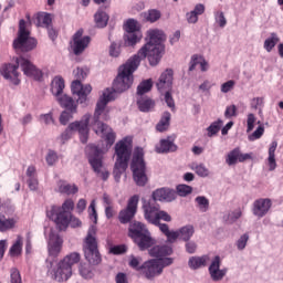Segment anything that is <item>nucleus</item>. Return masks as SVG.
Returning a JSON list of instances; mask_svg holds the SVG:
<instances>
[{
	"label": "nucleus",
	"instance_id": "obj_41",
	"mask_svg": "<svg viewBox=\"0 0 283 283\" xmlns=\"http://www.w3.org/2000/svg\"><path fill=\"white\" fill-rule=\"evenodd\" d=\"M195 202L199 211H201V213H207V211H209V199H207V197L198 196L195 199Z\"/></svg>",
	"mask_w": 283,
	"mask_h": 283
},
{
	"label": "nucleus",
	"instance_id": "obj_50",
	"mask_svg": "<svg viewBox=\"0 0 283 283\" xmlns=\"http://www.w3.org/2000/svg\"><path fill=\"white\" fill-rule=\"evenodd\" d=\"M249 242V233L242 234L235 242L238 251H244Z\"/></svg>",
	"mask_w": 283,
	"mask_h": 283
},
{
	"label": "nucleus",
	"instance_id": "obj_62",
	"mask_svg": "<svg viewBox=\"0 0 283 283\" xmlns=\"http://www.w3.org/2000/svg\"><path fill=\"white\" fill-rule=\"evenodd\" d=\"M160 220H164V222H171V216L165 210H159L157 216V224H160Z\"/></svg>",
	"mask_w": 283,
	"mask_h": 283
},
{
	"label": "nucleus",
	"instance_id": "obj_9",
	"mask_svg": "<svg viewBox=\"0 0 283 283\" xmlns=\"http://www.w3.org/2000/svg\"><path fill=\"white\" fill-rule=\"evenodd\" d=\"M81 262V254L72 252L57 263L56 269L52 271L54 280L57 282H67L72 277V266Z\"/></svg>",
	"mask_w": 283,
	"mask_h": 283
},
{
	"label": "nucleus",
	"instance_id": "obj_61",
	"mask_svg": "<svg viewBox=\"0 0 283 283\" xmlns=\"http://www.w3.org/2000/svg\"><path fill=\"white\" fill-rule=\"evenodd\" d=\"M224 116L226 118H233V116H238V107H235V105L227 106Z\"/></svg>",
	"mask_w": 283,
	"mask_h": 283
},
{
	"label": "nucleus",
	"instance_id": "obj_36",
	"mask_svg": "<svg viewBox=\"0 0 283 283\" xmlns=\"http://www.w3.org/2000/svg\"><path fill=\"white\" fill-rule=\"evenodd\" d=\"M280 43V36L277 33L272 32L270 36L265 39L263 43V48L268 52H273V48H275Z\"/></svg>",
	"mask_w": 283,
	"mask_h": 283
},
{
	"label": "nucleus",
	"instance_id": "obj_49",
	"mask_svg": "<svg viewBox=\"0 0 283 283\" xmlns=\"http://www.w3.org/2000/svg\"><path fill=\"white\" fill-rule=\"evenodd\" d=\"M142 262L143 259L140 256L130 255L128 264L132 269H135V271H143V266H140Z\"/></svg>",
	"mask_w": 283,
	"mask_h": 283
},
{
	"label": "nucleus",
	"instance_id": "obj_33",
	"mask_svg": "<svg viewBox=\"0 0 283 283\" xmlns=\"http://www.w3.org/2000/svg\"><path fill=\"white\" fill-rule=\"evenodd\" d=\"M143 39L142 32H128L124 35V43L128 48H133V45H136V43H140V40Z\"/></svg>",
	"mask_w": 283,
	"mask_h": 283
},
{
	"label": "nucleus",
	"instance_id": "obj_30",
	"mask_svg": "<svg viewBox=\"0 0 283 283\" xmlns=\"http://www.w3.org/2000/svg\"><path fill=\"white\" fill-rule=\"evenodd\" d=\"M207 262H209L208 255L191 256L188 261V266L189 269H192V271H196L202 269V266H207Z\"/></svg>",
	"mask_w": 283,
	"mask_h": 283
},
{
	"label": "nucleus",
	"instance_id": "obj_31",
	"mask_svg": "<svg viewBox=\"0 0 283 283\" xmlns=\"http://www.w3.org/2000/svg\"><path fill=\"white\" fill-rule=\"evenodd\" d=\"M137 105L140 112H151L155 103L145 95H137Z\"/></svg>",
	"mask_w": 283,
	"mask_h": 283
},
{
	"label": "nucleus",
	"instance_id": "obj_1",
	"mask_svg": "<svg viewBox=\"0 0 283 283\" xmlns=\"http://www.w3.org/2000/svg\"><path fill=\"white\" fill-rule=\"evenodd\" d=\"M140 57L138 55L130 56L126 63L119 66L118 74L113 83V88H106L99 96L95 112L93 115L92 127L93 132L97 136H101L105 140L104 146H88V163L98 178L102 180H107L109 178V171L103 165V154H107L112 148V145L116 143V133L103 120H109V108H107V103L116 98V94H123L127 92L134 85V72L138 70L140 65Z\"/></svg>",
	"mask_w": 283,
	"mask_h": 283
},
{
	"label": "nucleus",
	"instance_id": "obj_57",
	"mask_svg": "<svg viewBox=\"0 0 283 283\" xmlns=\"http://www.w3.org/2000/svg\"><path fill=\"white\" fill-rule=\"evenodd\" d=\"M109 56L113 59H118L120 56V44L113 42L109 46Z\"/></svg>",
	"mask_w": 283,
	"mask_h": 283
},
{
	"label": "nucleus",
	"instance_id": "obj_51",
	"mask_svg": "<svg viewBox=\"0 0 283 283\" xmlns=\"http://www.w3.org/2000/svg\"><path fill=\"white\" fill-rule=\"evenodd\" d=\"M214 21L219 28H226L227 25V18L224 17V12L216 11L214 12Z\"/></svg>",
	"mask_w": 283,
	"mask_h": 283
},
{
	"label": "nucleus",
	"instance_id": "obj_42",
	"mask_svg": "<svg viewBox=\"0 0 283 283\" xmlns=\"http://www.w3.org/2000/svg\"><path fill=\"white\" fill-rule=\"evenodd\" d=\"M223 122L222 119H218L216 122H213L212 124H210V126L207 128V136L209 138H213V136H216V134H218V132H220V129L222 128Z\"/></svg>",
	"mask_w": 283,
	"mask_h": 283
},
{
	"label": "nucleus",
	"instance_id": "obj_2",
	"mask_svg": "<svg viewBox=\"0 0 283 283\" xmlns=\"http://www.w3.org/2000/svg\"><path fill=\"white\" fill-rule=\"evenodd\" d=\"M167 39L165 32L160 29H149L146 31L145 45H143L135 56H138L140 61L148 59L149 65L156 67L163 59V52H165V46H163V41Z\"/></svg>",
	"mask_w": 283,
	"mask_h": 283
},
{
	"label": "nucleus",
	"instance_id": "obj_38",
	"mask_svg": "<svg viewBox=\"0 0 283 283\" xmlns=\"http://www.w3.org/2000/svg\"><path fill=\"white\" fill-rule=\"evenodd\" d=\"M151 87H154V81H151V78L144 80L137 86V96H145L147 92H151Z\"/></svg>",
	"mask_w": 283,
	"mask_h": 283
},
{
	"label": "nucleus",
	"instance_id": "obj_16",
	"mask_svg": "<svg viewBox=\"0 0 283 283\" xmlns=\"http://www.w3.org/2000/svg\"><path fill=\"white\" fill-rule=\"evenodd\" d=\"M144 218L150 224H158V213L160 212V206L156 201L149 199L144 200L143 203Z\"/></svg>",
	"mask_w": 283,
	"mask_h": 283
},
{
	"label": "nucleus",
	"instance_id": "obj_22",
	"mask_svg": "<svg viewBox=\"0 0 283 283\" xmlns=\"http://www.w3.org/2000/svg\"><path fill=\"white\" fill-rule=\"evenodd\" d=\"M251 154H242L240 148H234L230 153H228L226 157V163L229 167L233 165H238V163H244V160H250Z\"/></svg>",
	"mask_w": 283,
	"mask_h": 283
},
{
	"label": "nucleus",
	"instance_id": "obj_46",
	"mask_svg": "<svg viewBox=\"0 0 283 283\" xmlns=\"http://www.w3.org/2000/svg\"><path fill=\"white\" fill-rule=\"evenodd\" d=\"M144 19L146 21H149V23H156V21L160 19V11L156 9L148 10L147 12L144 13Z\"/></svg>",
	"mask_w": 283,
	"mask_h": 283
},
{
	"label": "nucleus",
	"instance_id": "obj_6",
	"mask_svg": "<svg viewBox=\"0 0 283 283\" xmlns=\"http://www.w3.org/2000/svg\"><path fill=\"white\" fill-rule=\"evenodd\" d=\"M128 235L134 240L140 251H146V249L156 244V240L151 238V233H149L147 227L139 221H134L129 224Z\"/></svg>",
	"mask_w": 283,
	"mask_h": 283
},
{
	"label": "nucleus",
	"instance_id": "obj_34",
	"mask_svg": "<svg viewBox=\"0 0 283 283\" xmlns=\"http://www.w3.org/2000/svg\"><path fill=\"white\" fill-rule=\"evenodd\" d=\"M84 255L90 264H101V252H98V248L84 250Z\"/></svg>",
	"mask_w": 283,
	"mask_h": 283
},
{
	"label": "nucleus",
	"instance_id": "obj_60",
	"mask_svg": "<svg viewBox=\"0 0 283 283\" xmlns=\"http://www.w3.org/2000/svg\"><path fill=\"white\" fill-rule=\"evenodd\" d=\"M255 115L253 113L248 114V119H247V132L249 134V132H253L254 127H255Z\"/></svg>",
	"mask_w": 283,
	"mask_h": 283
},
{
	"label": "nucleus",
	"instance_id": "obj_59",
	"mask_svg": "<svg viewBox=\"0 0 283 283\" xmlns=\"http://www.w3.org/2000/svg\"><path fill=\"white\" fill-rule=\"evenodd\" d=\"M10 277H11V283H22L21 281V272L17 270V268H12L10 270Z\"/></svg>",
	"mask_w": 283,
	"mask_h": 283
},
{
	"label": "nucleus",
	"instance_id": "obj_55",
	"mask_svg": "<svg viewBox=\"0 0 283 283\" xmlns=\"http://www.w3.org/2000/svg\"><path fill=\"white\" fill-rule=\"evenodd\" d=\"M88 211H90V218H91L92 222H94V224H96L98 222V213H96V200H92V202L88 207Z\"/></svg>",
	"mask_w": 283,
	"mask_h": 283
},
{
	"label": "nucleus",
	"instance_id": "obj_26",
	"mask_svg": "<svg viewBox=\"0 0 283 283\" xmlns=\"http://www.w3.org/2000/svg\"><path fill=\"white\" fill-rule=\"evenodd\" d=\"M64 90H65V80L61 77V75L53 77V80L51 81V87H50V92L52 96H54V98H57L59 96L64 94Z\"/></svg>",
	"mask_w": 283,
	"mask_h": 283
},
{
	"label": "nucleus",
	"instance_id": "obj_44",
	"mask_svg": "<svg viewBox=\"0 0 283 283\" xmlns=\"http://www.w3.org/2000/svg\"><path fill=\"white\" fill-rule=\"evenodd\" d=\"M36 19L38 25L41 28H50V23H52V17L49 13H39Z\"/></svg>",
	"mask_w": 283,
	"mask_h": 283
},
{
	"label": "nucleus",
	"instance_id": "obj_48",
	"mask_svg": "<svg viewBox=\"0 0 283 283\" xmlns=\"http://www.w3.org/2000/svg\"><path fill=\"white\" fill-rule=\"evenodd\" d=\"M74 114H76V112H72V111H63L60 115V123L61 125H67V123H70V120H72V118H74Z\"/></svg>",
	"mask_w": 283,
	"mask_h": 283
},
{
	"label": "nucleus",
	"instance_id": "obj_63",
	"mask_svg": "<svg viewBox=\"0 0 283 283\" xmlns=\"http://www.w3.org/2000/svg\"><path fill=\"white\" fill-rule=\"evenodd\" d=\"M201 61H202V56H200V55H192L191 60H190L189 71L193 72V70H196V66L200 65Z\"/></svg>",
	"mask_w": 283,
	"mask_h": 283
},
{
	"label": "nucleus",
	"instance_id": "obj_14",
	"mask_svg": "<svg viewBox=\"0 0 283 283\" xmlns=\"http://www.w3.org/2000/svg\"><path fill=\"white\" fill-rule=\"evenodd\" d=\"M45 235L49 233L48 251L50 258H56L63 250V238L56 233V230L51 228L44 229Z\"/></svg>",
	"mask_w": 283,
	"mask_h": 283
},
{
	"label": "nucleus",
	"instance_id": "obj_39",
	"mask_svg": "<svg viewBox=\"0 0 283 283\" xmlns=\"http://www.w3.org/2000/svg\"><path fill=\"white\" fill-rule=\"evenodd\" d=\"M94 19L95 25H97V28H106L107 22L109 21V15H107L105 11H97L94 15Z\"/></svg>",
	"mask_w": 283,
	"mask_h": 283
},
{
	"label": "nucleus",
	"instance_id": "obj_3",
	"mask_svg": "<svg viewBox=\"0 0 283 283\" xmlns=\"http://www.w3.org/2000/svg\"><path fill=\"white\" fill-rule=\"evenodd\" d=\"M17 65L14 64H3L0 69V74L9 81L13 85H19L21 80L19 78V67L22 70L25 76L30 78H34L35 81H41L43 78V72L39 70L32 62L23 56L17 57L15 60Z\"/></svg>",
	"mask_w": 283,
	"mask_h": 283
},
{
	"label": "nucleus",
	"instance_id": "obj_27",
	"mask_svg": "<svg viewBox=\"0 0 283 283\" xmlns=\"http://www.w3.org/2000/svg\"><path fill=\"white\" fill-rule=\"evenodd\" d=\"M17 222H19V217H6V214L0 216V233H6L7 231H11L17 227Z\"/></svg>",
	"mask_w": 283,
	"mask_h": 283
},
{
	"label": "nucleus",
	"instance_id": "obj_45",
	"mask_svg": "<svg viewBox=\"0 0 283 283\" xmlns=\"http://www.w3.org/2000/svg\"><path fill=\"white\" fill-rule=\"evenodd\" d=\"M125 32H140V24L138 23V21L134 20V19H129L126 21L125 25Z\"/></svg>",
	"mask_w": 283,
	"mask_h": 283
},
{
	"label": "nucleus",
	"instance_id": "obj_28",
	"mask_svg": "<svg viewBox=\"0 0 283 283\" xmlns=\"http://www.w3.org/2000/svg\"><path fill=\"white\" fill-rule=\"evenodd\" d=\"M277 150V142H272L268 150V167L269 171L277 169V161L275 160V151Z\"/></svg>",
	"mask_w": 283,
	"mask_h": 283
},
{
	"label": "nucleus",
	"instance_id": "obj_11",
	"mask_svg": "<svg viewBox=\"0 0 283 283\" xmlns=\"http://www.w3.org/2000/svg\"><path fill=\"white\" fill-rule=\"evenodd\" d=\"M35 48L36 39L30 36L25 20H20L18 36L13 40V49L15 52H32Z\"/></svg>",
	"mask_w": 283,
	"mask_h": 283
},
{
	"label": "nucleus",
	"instance_id": "obj_8",
	"mask_svg": "<svg viewBox=\"0 0 283 283\" xmlns=\"http://www.w3.org/2000/svg\"><path fill=\"white\" fill-rule=\"evenodd\" d=\"M92 115L86 113L81 120H76L71 123L65 132H63L60 136L61 143H65L72 138V132H77L80 135L81 143L85 145L87 139L90 138V120Z\"/></svg>",
	"mask_w": 283,
	"mask_h": 283
},
{
	"label": "nucleus",
	"instance_id": "obj_15",
	"mask_svg": "<svg viewBox=\"0 0 283 283\" xmlns=\"http://www.w3.org/2000/svg\"><path fill=\"white\" fill-rule=\"evenodd\" d=\"M138 196L135 195L128 199L127 207L119 211V222L122 224H127L134 216H136V212L138 211Z\"/></svg>",
	"mask_w": 283,
	"mask_h": 283
},
{
	"label": "nucleus",
	"instance_id": "obj_54",
	"mask_svg": "<svg viewBox=\"0 0 283 283\" xmlns=\"http://www.w3.org/2000/svg\"><path fill=\"white\" fill-rule=\"evenodd\" d=\"M252 109H259V114H262V107H264V98L263 97H254L251 101Z\"/></svg>",
	"mask_w": 283,
	"mask_h": 283
},
{
	"label": "nucleus",
	"instance_id": "obj_47",
	"mask_svg": "<svg viewBox=\"0 0 283 283\" xmlns=\"http://www.w3.org/2000/svg\"><path fill=\"white\" fill-rule=\"evenodd\" d=\"M45 160L49 167H53V165H56V163H59V154L54 150H49L46 153Z\"/></svg>",
	"mask_w": 283,
	"mask_h": 283
},
{
	"label": "nucleus",
	"instance_id": "obj_29",
	"mask_svg": "<svg viewBox=\"0 0 283 283\" xmlns=\"http://www.w3.org/2000/svg\"><path fill=\"white\" fill-rule=\"evenodd\" d=\"M191 171H195V174L197 176H199V178H209L211 176V170H209V168H207V166L202 163H191L189 165Z\"/></svg>",
	"mask_w": 283,
	"mask_h": 283
},
{
	"label": "nucleus",
	"instance_id": "obj_24",
	"mask_svg": "<svg viewBox=\"0 0 283 283\" xmlns=\"http://www.w3.org/2000/svg\"><path fill=\"white\" fill-rule=\"evenodd\" d=\"M174 249L167 244L155 245L149 250V255L155 260H167V255H171Z\"/></svg>",
	"mask_w": 283,
	"mask_h": 283
},
{
	"label": "nucleus",
	"instance_id": "obj_40",
	"mask_svg": "<svg viewBox=\"0 0 283 283\" xmlns=\"http://www.w3.org/2000/svg\"><path fill=\"white\" fill-rule=\"evenodd\" d=\"M169 120H171V114L164 113L161 119L156 126L157 132H167V129H169Z\"/></svg>",
	"mask_w": 283,
	"mask_h": 283
},
{
	"label": "nucleus",
	"instance_id": "obj_5",
	"mask_svg": "<svg viewBox=\"0 0 283 283\" xmlns=\"http://www.w3.org/2000/svg\"><path fill=\"white\" fill-rule=\"evenodd\" d=\"M74 210V201L67 199L62 207L51 206L46 209V217L49 220L55 222L60 231H65L70 227V211Z\"/></svg>",
	"mask_w": 283,
	"mask_h": 283
},
{
	"label": "nucleus",
	"instance_id": "obj_32",
	"mask_svg": "<svg viewBox=\"0 0 283 283\" xmlns=\"http://www.w3.org/2000/svg\"><path fill=\"white\" fill-rule=\"evenodd\" d=\"M57 191L60 193H66V196H72L74 193H78V187L74 184H67L66 181L57 182Z\"/></svg>",
	"mask_w": 283,
	"mask_h": 283
},
{
	"label": "nucleus",
	"instance_id": "obj_4",
	"mask_svg": "<svg viewBox=\"0 0 283 283\" xmlns=\"http://www.w3.org/2000/svg\"><path fill=\"white\" fill-rule=\"evenodd\" d=\"M134 148L132 136H126L118 140L114 146L115 164L113 168L114 180L120 182L123 174L127 171L129 167V160H132V150Z\"/></svg>",
	"mask_w": 283,
	"mask_h": 283
},
{
	"label": "nucleus",
	"instance_id": "obj_21",
	"mask_svg": "<svg viewBox=\"0 0 283 283\" xmlns=\"http://www.w3.org/2000/svg\"><path fill=\"white\" fill-rule=\"evenodd\" d=\"M176 137L169 136L167 138L160 139V142L156 145L155 150L157 154H169L171 151H176L178 146H176Z\"/></svg>",
	"mask_w": 283,
	"mask_h": 283
},
{
	"label": "nucleus",
	"instance_id": "obj_18",
	"mask_svg": "<svg viewBox=\"0 0 283 283\" xmlns=\"http://www.w3.org/2000/svg\"><path fill=\"white\" fill-rule=\"evenodd\" d=\"M220 264H222L220 256H214L210 263L209 273L213 282H220L227 275V269H220Z\"/></svg>",
	"mask_w": 283,
	"mask_h": 283
},
{
	"label": "nucleus",
	"instance_id": "obj_64",
	"mask_svg": "<svg viewBox=\"0 0 283 283\" xmlns=\"http://www.w3.org/2000/svg\"><path fill=\"white\" fill-rule=\"evenodd\" d=\"M206 7L202 3H198L195 6L193 10H191V12L197 17V19H199V17H201V14L205 12Z\"/></svg>",
	"mask_w": 283,
	"mask_h": 283
},
{
	"label": "nucleus",
	"instance_id": "obj_20",
	"mask_svg": "<svg viewBox=\"0 0 283 283\" xmlns=\"http://www.w3.org/2000/svg\"><path fill=\"white\" fill-rule=\"evenodd\" d=\"M174 83V71L172 70H166L161 73L159 76L156 87L158 92H165L166 90H171V85Z\"/></svg>",
	"mask_w": 283,
	"mask_h": 283
},
{
	"label": "nucleus",
	"instance_id": "obj_17",
	"mask_svg": "<svg viewBox=\"0 0 283 283\" xmlns=\"http://www.w3.org/2000/svg\"><path fill=\"white\" fill-rule=\"evenodd\" d=\"M271 207H273V201H271V199H256L252 205V213L255 218L260 220L271 211Z\"/></svg>",
	"mask_w": 283,
	"mask_h": 283
},
{
	"label": "nucleus",
	"instance_id": "obj_37",
	"mask_svg": "<svg viewBox=\"0 0 283 283\" xmlns=\"http://www.w3.org/2000/svg\"><path fill=\"white\" fill-rule=\"evenodd\" d=\"M22 251H23V237L18 235L15 242H13L12 247L9 250V255H11V258H17L21 255Z\"/></svg>",
	"mask_w": 283,
	"mask_h": 283
},
{
	"label": "nucleus",
	"instance_id": "obj_13",
	"mask_svg": "<svg viewBox=\"0 0 283 283\" xmlns=\"http://www.w3.org/2000/svg\"><path fill=\"white\" fill-rule=\"evenodd\" d=\"M91 41L92 38H90V35H83V29H80L73 34L69 50L75 54V56H81V54L85 52V49L90 48Z\"/></svg>",
	"mask_w": 283,
	"mask_h": 283
},
{
	"label": "nucleus",
	"instance_id": "obj_12",
	"mask_svg": "<svg viewBox=\"0 0 283 283\" xmlns=\"http://www.w3.org/2000/svg\"><path fill=\"white\" fill-rule=\"evenodd\" d=\"M171 264H174V259H151L142 265V271L147 280H154V277L163 274L165 266H171Z\"/></svg>",
	"mask_w": 283,
	"mask_h": 283
},
{
	"label": "nucleus",
	"instance_id": "obj_58",
	"mask_svg": "<svg viewBox=\"0 0 283 283\" xmlns=\"http://www.w3.org/2000/svg\"><path fill=\"white\" fill-rule=\"evenodd\" d=\"M235 87V81L229 80L228 82L221 84V92L222 94H229L231 90Z\"/></svg>",
	"mask_w": 283,
	"mask_h": 283
},
{
	"label": "nucleus",
	"instance_id": "obj_23",
	"mask_svg": "<svg viewBox=\"0 0 283 283\" xmlns=\"http://www.w3.org/2000/svg\"><path fill=\"white\" fill-rule=\"evenodd\" d=\"M56 103L67 112H78V103L75 102L70 95L62 93V95L55 97Z\"/></svg>",
	"mask_w": 283,
	"mask_h": 283
},
{
	"label": "nucleus",
	"instance_id": "obj_10",
	"mask_svg": "<svg viewBox=\"0 0 283 283\" xmlns=\"http://www.w3.org/2000/svg\"><path fill=\"white\" fill-rule=\"evenodd\" d=\"M144 158L145 151L143 150V148H135L133 153L130 169L133 171V178L138 187H145L148 180Z\"/></svg>",
	"mask_w": 283,
	"mask_h": 283
},
{
	"label": "nucleus",
	"instance_id": "obj_43",
	"mask_svg": "<svg viewBox=\"0 0 283 283\" xmlns=\"http://www.w3.org/2000/svg\"><path fill=\"white\" fill-rule=\"evenodd\" d=\"M80 275L84 277V280H91V277H94V272L92 271V265L87 263H83L80 265Z\"/></svg>",
	"mask_w": 283,
	"mask_h": 283
},
{
	"label": "nucleus",
	"instance_id": "obj_56",
	"mask_svg": "<svg viewBox=\"0 0 283 283\" xmlns=\"http://www.w3.org/2000/svg\"><path fill=\"white\" fill-rule=\"evenodd\" d=\"M264 136V126H259L251 135H249V140H259V138H262Z\"/></svg>",
	"mask_w": 283,
	"mask_h": 283
},
{
	"label": "nucleus",
	"instance_id": "obj_35",
	"mask_svg": "<svg viewBox=\"0 0 283 283\" xmlns=\"http://www.w3.org/2000/svg\"><path fill=\"white\" fill-rule=\"evenodd\" d=\"M178 231L179 240H182L184 242H189V240L193 238V233H196V229L191 224L185 226L180 228Z\"/></svg>",
	"mask_w": 283,
	"mask_h": 283
},
{
	"label": "nucleus",
	"instance_id": "obj_25",
	"mask_svg": "<svg viewBox=\"0 0 283 283\" xmlns=\"http://www.w3.org/2000/svg\"><path fill=\"white\" fill-rule=\"evenodd\" d=\"M97 229L96 226H91L87 230L86 237L84 238L83 249L87 251L90 249H98V241L96 240Z\"/></svg>",
	"mask_w": 283,
	"mask_h": 283
},
{
	"label": "nucleus",
	"instance_id": "obj_19",
	"mask_svg": "<svg viewBox=\"0 0 283 283\" xmlns=\"http://www.w3.org/2000/svg\"><path fill=\"white\" fill-rule=\"evenodd\" d=\"M150 200L154 202H174L176 200V191L169 188H160L153 192Z\"/></svg>",
	"mask_w": 283,
	"mask_h": 283
},
{
	"label": "nucleus",
	"instance_id": "obj_52",
	"mask_svg": "<svg viewBox=\"0 0 283 283\" xmlns=\"http://www.w3.org/2000/svg\"><path fill=\"white\" fill-rule=\"evenodd\" d=\"M242 218V209L238 208L231 212L228 213V222L233 223L237 222V220H240Z\"/></svg>",
	"mask_w": 283,
	"mask_h": 283
},
{
	"label": "nucleus",
	"instance_id": "obj_53",
	"mask_svg": "<svg viewBox=\"0 0 283 283\" xmlns=\"http://www.w3.org/2000/svg\"><path fill=\"white\" fill-rule=\"evenodd\" d=\"M191 191H193V188H191V186H187V185L177 186V193L181 198L189 196V193H191Z\"/></svg>",
	"mask_w": 283,
	"mask_h": 283
},
{
	"label": "nucleus",
	"instance_id": "obj_7",
	"mask_svg": "<svg viewBox=\"0 0 283 283\" xmlns=\"http://www.w3.org/2000/svg\"><path fill=\"white\" fill-rule=\"evenodd\" d=\"M88 73L90 71L83 67H77L73 71V76L76 80L73 81L71 84V92L72 94L77 96V103H80V105L87 103V96L92 94V85H83V83H81V81H83V78H85Z\"/></svg>",
	"mask_w": 283,
	"mask_h": 283
}]
</instances>
